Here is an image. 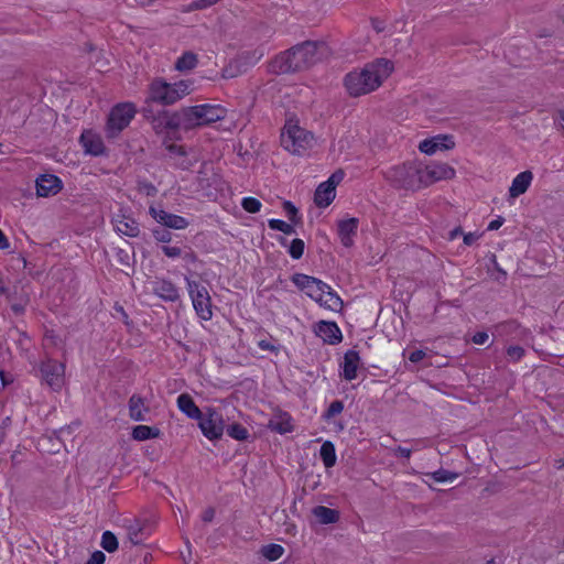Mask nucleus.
<instances>
[{
    "label": "nucleus",
    "mask_w": 564,
    "mask_h": 564,
    "mask_svg": "<svg viewBox=\"0 0 564 564\" xmlns=\"http://www.w3.org/2000/svg\"><path fill=\"white\" fill-rule=\"evenodd\" d=\"M394 454L398 457L409 459L411 457L412 451L410 448L399 446L395 448Z\"/></svg>",
    "instance_id": "55"
},
{
    "label": "nucleus",
    "mask_w": 564,
    "mask_h": 564,
    "mask_svg": "<svg viewBox=\"0 0 564 564\" xmlns=\"http://www.w3.org/2000/svg\"><path fill=\"white\" fill-rule=\"evenodd\" d=\"M149 214L160 225L175 230H182L189 226V221L180 215L169 213L161 207L150 206Z\"/></svg>",
    "instance_id": "13"
},
{
    "label": "nucleus",
    "mask_w": 564,
    "mask_h": 564,
    "mask_svg": "<svg viewBox=\"0 0 564 564\" xmlns=\"http://www.w3.org/2000/svg\"><path fill=\"white\" fill-rule=\"evenodd\" d=\"M215 517V510L213 508H207L202 513V520L204 522H212Z\"/></svg>",
    "instance_id": "58"
},
{
    "label": "nucleus",
    "mask_w": 564,
    "mask_h": 564,
    "mask_svg": "<svg viewBox=\"0 0 564 564\" xmlns=\"http://www.w3.org/2000/svg\"><path fill=\"white\" fill-rule=\"evenodd\" d=\"M425 357V352L421 349H415L413 351L410 352L409 355V360L411 362H420L421 360H423V358Z\"/></svg>",
    "instance_id": "54"
},
{
    "label": "nucleus",
    "mask_w": 564,
    "mask_h": 564,
    "mask_svg": "<svg viewBox=\"0 0 564 564\" xmlns=\"http://www.w3.org/2000/svg\"><path fill=\"white\" fill-rule=\"evenodd\" d=\"M144 118L151 122L156 134H165L164 139H180L178 130L182 129L181 117L178 111L161 110L154 112L151 107L142 108Z\"/></svg>",
    "instance_id": "5"
},
{
    "label": "nucleus",
    "mask_w": 564,
    "mask_h": 564,
    "mask_svg": "<svg viewBox=\"0 0 564 564\" xmlns=\"http://www.w3.org/2000/svg\"><path fill=\"white\" fill-rule=\"evenodd\" d=\"M314 135L291 120L286 122L281 132V145L295 155H303L313 147Z\"/></svg>",
    "instance_id": "6"
},
{
    "label": "nucleus",
    "mask_w": 564,
    "mask_h": 564,
    "mask_svg": "<svg viewBox=\"0 0 564 564\" xmlns=\"http://www.w3.org/2000/svg\"><path fill=\"white\" fill-rule=\"evenodd\" d=\"M187 291L197 316L203 321L213 318L212 297L207 289L194 280L185 279Z\"/></svg>",
    "instance_id": "8"
},
{
    "label": "nucleus",
    "mask_w": 564,
    "mask_h": 564,
    "mask_svg": "<svg viewBox=\"0 0 564 564\" xmlns=\"http://www.w3.org/2000/svg\"><path fill=\"white\" fill-rule=\"evenodd\" d=\"M268 226L270 229L281 231L285 235L295 234L294 225L292 223L291 224L285 223L284 220H281V219H274V218L269 219Z\"/></svg>",
    "instance_id": "37"
},
{
    "label": "nucleus",
    "mask_w": 564,
    "mask_h": 564,
    "mask_svg": "<svg viewBox=\"0 0 564 564\" xmlns=\"http://www.w3.org/2000/svg\"><path fill=\"white\" fill-rule=\"evenodd\" d=\"M80 143L85 152L94 156H98L105 151V145L101 138L91 131H84L82 133Z\"/></svg>",
    "instance_id": "21"
},
{
    "label": "nucleus",
    "mask_w": 564,
    "mask_h": 564,
    "mask_svg": "<svg viewBox=\"0 0 564 564\" xmlns=\"http://www.w3.org/2000/svg\"><path fill=\"white\" fill-rule=\"evenodd\" d=\"M41 375L45 383L54 391L61 390L65 381V366L53 359L41 364Z\"/></svg>",
    "instance_id": "10"
},
{
    "label": "nucleus",
    "mask_w": 564,
    "mask_h": 564,
    "mask_svg": "<svg viewBox=\"0 0 564 564\" xmlns=\"http://www.w3.org/2000/svg\"><path fill=\"white\" fill-rule=\"evenodd\" d=\"M35 185L36 194L41 197L54 196L63 188L61 178L53 174L40 175L35 181Z\"/></svg>",
    "instance_id": "16"
},
{
    "label": "nucleus",
    "mask_w": 564,
    "mask_h": 564,
    "mask_svg": "<svg viewBox=\"0 0 564 564\" xmlns=\"http://www.w3.org/2000/svg\"><path fill=\"white\" fill-rule=\"evenodd\" d=\"M455 142L449 135H437L431 139H425L420 142L419 150L425 154H434L438 150H449L454 148Z\"/></svg>",
    "instance_id": "18"
},
{
    "label": "nucleus",
    "mask_w": 564,
    "mask_h": 564,
    "mask_svg": "<svg viewBox=\"0 0 564 564\" xmlns=\"http://www.w3.org/2000/svg\"><path fill=\"white\" fill-rule=\"evenodd\" d=\"M387 180L399 189L416 192L424 188L422 162L415 160L391 167Z\"/></svg>",
    "instance_id": "4"
},
{
    "label": "nucleus",
    "mask_w": 564,
    "mask_h": 564,
    "mask_svg": "<svg viewBox=\"0 0 564 564\" xmlns=\"http://www.w3.org/2000/svg\"><path fill=\"white\" fill-rule=\"evenodd\" d=\"M393 65L389 59L378 58L367 63L344 77V86L351 97L368 95L378 89L383 80L391 74Z\"/></svg>",
    "instance_id": "1"
},
{
    "label": "nucleus",
    "mask_w": 564,
    "mask_h": 564,
    "mask_svg": "<svg viewBox=\"0 0 564 564\" xmlns=\"http://www.w3.org/2000/svg\"><path fill=\"white\" fill-rule=\"evenodd\" d=\"M177 406L187 417L198 421L204 410H200L188 393H182L177 397Z\"/></svg>",
    "instance_id": "24"
},
{
    "label": "nucleus",
    "mask_w": 564,
    "mask_h": 564,
    "mask_svg": "<svg viewBox=\"0 0 564 564\" xmlns=\"http://www.w3.org/2000/svg\"><path fill=\"white\" fill-rule=\"evenodd\" d=\"M292 282L316 302H322L326 283L314 276L304 273H294L291 278Z\"/></svg>",
    "instance_id": "11"
},
{
    "label": "nucleus",
    "mask_w": 564,
    "mask_h": 564,
    "mask_svg": "<svg viewBox=\"0 0 564 564\" xmlns=\"http://www.w3.org/2000/svg\"><path fill=\"white\" fill-rule=\"evenodd\" d=\"M181 257H183V259H184L186 262H188V263H195V262L197 261V256H196V253H195L193 250H191V249H188V250H187V251H185V252H182V256H181Z\"/></svg>",
    "instance_id": "57"
},
{
    "label": "nucleus",
    "mask_w": 564,
    "mask_h": 564,
    "mask_svg": "<svg viewBox=\"0 0 564 564\" xmlns=\"http://www.w3.org/2000/svg\"><path fill=\"white\" fill-rule=\"evenodd\" d=\"M373 29L377 31V33H380L384 30V23L378 19H373L371 21Z\"/></svg>",
    "instance_id": "61"
},
{
    "label": "nucleus",
    "mask_w": 564,
    "mask_h": 564,
    "mask_svg": "<svg viewBox=\"0 0 564 564\" xmlns=\"http://www.w3.org/2000/svg\"><path fill=\"white\" fill-rule=\"evenodd\" d=\"M424 187H427L443 180H452L455 176V170L443 162H422Z\"/></svg>",
    "instance_id": "12"
},
{
    "label": "nucleus",
    "mask_w": 564,
    "mask_h": 564,
    "mask_svg": "<svg viewBox=\"0 0 564 564\" xmlns=\"http://www.w3.org/2000/svg\"><path fill=\"white\" fill-rule=\"evenodd\" d=\"M284 553V549L280 544L271 543L262 546L261 554L269 561L279 560Z\"/></svg>",
    "instance_id": "35"
},
{
    "label": "nucleus",
    "mask_w": 564,
    "mask_h": 564,
    "mask_svg": "<svg viewBox=\"0 0 564 564\" xmlns=\"http://www.w3.org/2000/svg\"><path fill=\"white\" fill-rule=\"evenodd\" d=\"M139 189L145 193L148 196H154L158 192L156 187L148 181L140 182Z\"/></svg>",
    "instance_id": "51"
},
{
    "label": "nucleus",
    "mask_w": 564,
    "mask_h": 564,
    "mask_svg": "<svg viewBox=\"0 0 564 564\" xmlns=\"http://www.w3.org/2000/svg\"><path fill=\"white\" fill-rule=\"evenodd\" d=\"M11 308L15 314H22L24 312V307L20 304H13Z\"/></svg>",
    "instance_id": "64"
},
{
    "label": "nucleus",
    "mask_w": 564,
    "mask_h": 564,
    "mask_svg": "<svg viewBox=\"0 0 564 564\" xmlns=\"http://www.w3.org/2000/svg\"><path fill=\"white\" fill-rule=\"evenodd\" d=\"M359 219L355 217L340 219L337 223V234L344 247L349 248L354 245V237L357 235Z\"/></svg>",
    "instance_id": "17"
},
{
    "label": "nucleus",
    "mask_w": 564,
    "mask_h": 564,
    "mask_svg": "<svg viewBox=\"0 0 564 564\" xmlns=\"http://www.w3.org/2000/svg\"><path fill=\"white\" fill-rule=\"evenodd\" d=\"M153 293L166 302H176L180 299L177 286L170 280L160 279L153 282Z\"/></svg>",
    "instance_id": "20"
},
{
    "label": "nucleus",
    "mask_w": 564,
    "mask_h": 564,
    "mask_svg": "<svg viewBox=\"0 0 564 564\" xmlns=\"http://www.w3.org/2000/svg\"><path fill=\"white\" fill-rule=\"evenodd\" d=\"M198 64L197 55L191 51L184 52L175 62V69L187 72L195 68Z\"/></svg>",
    "instance_id": "32"
},
{
    "label": "nucleus",
    "mask_w": 564,
    "mask_h": 564,
    "mask_svg": "<svg viewBox=\"0 0 564 564\" xmlns=\"http://www.w3.org/2000/svg\"><path fill=\"white\" fill-rule=\"evenodd\" d=\"M153 237L159 242L167 243L172 240V235L169 230L163 228H156L152 230Z\"/></svg>",
    "instance_id": "48"
},
{
    "label": "nucleus",
    "mask_w": 564,
    "mask_h": 564,
    "mask_svg": "<svg viewBox=\"0 0 564 564\" xmlns=\"http://www.w3.org/2000/svg\"><path fill=\"white\" fill-rule=\"evenodd\" d=\"M198 426L209 441L220 440L226 427L223 414L212 406L204 409L202 417L198 419Z\"/></svg>",
    "instance_id": "9"
},
{
    "label": "nucleus",
    "mask_w": 564,
    "mask_h": 564,
    "mask_svg": "<svg viewBox=\"0 0 564 564\" xmlns=\"http://www.w3.org/2000/svg\"><path fill=\"white\" fill-rule=\"evenodd\" d=\"M162 252L172 259L178 258L182 256V249L178 247H172V246H162Z\"/></svg>",
    "instance_id": "50"
},
{
    "label": "nucleus",
    "mask_w": 564,
    "mask_h": 564,
    "mask_svg": "<svg viewBox=\"0 0 564 564\" xmlns=\"http://www.w3.org/2000/svg\"><path fill=\"white\" fill-rule=\"evenodd\" d=\"M161 434L158 427L148 425H137L132 429V437L135 441H147L150 438H156Z\"/></svg>",
    "instance_id": "33"
},
{
    "label": "nucleus",
    "mask_w": 564,
    "mask_h": 564,
    "mask_svg": "<svg viewBox=\"0 0 564 564\" xmlns=\"http://www.w3.org/2000/svg\"><path fill=\"white\" fill-rule=\"evenodd\" d=\"M101 546L109 553L117 551L118 540L116 535L110 531H105L101 536Z\"/></svg>",
    "instance_id": "40"
},
{
    "label": "nucleus",
    "mask_w": 564,
    "mask_h": 564,
    "mask_svg": "<svg viewBox=\"0 0 564 564\" xmlns=\"http://www.w3.org/2000/svg\"><path fill=\"white\" fill-rule=\"evenodd\" d=\"M10 246L9 243V240L7 238V236L4 235V232L0 229V249L1 250H4V249H8Z\"/></svg>",
    "instance_id": "60"
},
{
    "label": "nucleus",
    "mask_w": 564,
    "mask_h": 564,
    "mask_svg": "<svg viewBox=\"0 0 564 564\" xmlns=\"http://www.w3.org/2000/svg\"><path fill=\"white\" fill-rule=\"evenodd\" d=\"M129 416L135 422L147 421L149 408L144 403V399L138 394H132L128 402Z\"/></svg>",
    "instance_id": "25"
},
{
    "label": "nucleus",
    "mask_w": 564,
    "mask_h": 564,
    "mask_svg": "<svg viewBox=\"0 0 564 564\" xmlns=\"http://www.w3.org/2000/svg\"><path fill=\"white\" fill-rule=\"evenodd\" d=\"M171 140L164 139L163 145L165 147L166 151L170 153L171 156H186V150L183 145H177L175 143L170 142Z\"/></svg>",
    "instance_id": "47"
},
{
    "label": "nucleus",
    "mask_w": 564,
    "mask_h": 564,
    "mask_svg": "<svg viewBox=\"0 0 564 564\" xmlns=\"http://www.w3.org/2000/svg\"><path fill=\"white\" fill-rule=\"evenodd\" d=\"M135 113L137 108L132 102H120L113 106L107 120V137L117 138L129 126Z\"/></svg>",
    "instance_id": "7"
},
{
    "label": "nucleus",
    "mask_w": 564,
    "mask_h": 564,
    "mask_svg": "<svg viewBox=\"0 0 564 564\" xmlns=\"http://www.w3.org/2000/svg\"><path fill=\"white\" fill-rule=\"evenodd\" d=\"M463 235L464 236V232L462 230L460 227H456L455 229H453L451 232H449V239H455L456 237Z\"/></svg>",
    "instance_id": "63"
},
{
    "label": "nucleus",
    "mask_w": 564,
    "mask_h": 564,
    "mask_svg": "<svg viewBox=\"0 0 564 564\" xmlns=\"http://www.w3.org/2000/svg\"><path fill=\"white\" fill-rule=\"evenodd\" d=\"M326 288L324 291V297L322 302H318L321 305L332 310L338 311L343 307V300L339 295L326 283Z\"/></svg>",
    "instance_id": "30"
},
{
    "label": "nucleus",
    "mask_w": 564,
    "mask_h": 564,
    "mask_svg": "<svg viewBox=\"0 0 564 564\" xmlns=\"http://www.w3.org/2000/svg\"><path fill=\"white\" fill-rule=\"evenodd\" d=\"M503 223H505V218L501 216H498L496 219H494L489 223L487 229L488 230H497L502 226Z\"/></svg>",
    "instance_id": "56"
},
{
    "label": "nucleus",
    "mask_w": 564,
    "mask_h": 564,
    "mask_svg": "<svg viewBox=\"0 0 564 564\" xmlns=\"http://www.w3.org/2000/svg\"><path fill=\"white\" fill-rule=\"evenodd\" d=\"M225 429H226L228 436H230L231 438H234L236 441L242 442V441H247L250 437V433H249L248 429L239 423L229 424Z\"/></svg>",
    "instance_id": "34"
},
{
    "label": "nucleus",
    "mask_w": 564,
    "mask_h": 564,
    "mask_svg": "<svg viewBox=\"0 0 564 564\" xmlns=\"http://www.w3.org/2000/svg\"><path fill=\"white\" fill-rule=\"evenodd\" d=\"M106 560V555L101 551H95L86 564H104Z\"/></svg>",
    "instance_id": "52"
},
{
    "label": "nucleus",
    "mask_w": 564,
    "mask_h": 564,
    "mask_svg": "<svg viewBox=\"0 0 564 564\" xmlns=\"http://www.w3.org/2000/svg\"><path fill=\"white\" fill-rule=\"evenodd\" d=\"M115 230L128 237H138L140 234L139 223L131 216L118 214L113 217Z\"/></svg>",
    "instance_id": "19"
},
{
    "label": "nucleus",
    "mask_w": 564,
    "mask_h": 564,
    "mask_svg": "<svg viewBox=\"0 0 564 564\" xmlns=\"http://www.w3.org/2000/svg\"><path fill=\"white\" fill-rule=\"evenodd\" d=\"M319 457L326 468L334 467L336 465V449L330 441H325L319 449Z\"/></svg>",
    "instance_id": "31"
},
{
    "label": "nucleus",
    "mask_w": 564,
    "mask_h": 564,
    "mask_svg": "<svg viewBox=\"0 0 564 564\" xmlns=\"http://www.w3.org/2000/svg\"><path fill=\"white\" fill-rule=\"evenodd\" d=\"M323 43L305 41L280 53L271 62L270 68L274 74L296 73L313 66L318 57L317 50Z\"/></svg>",
    "instance_id": "2"
},
{
    "label": "nucleus",
    "mask_w": 564,
    "mask_h": 564,
    "mask_svg": "<svg viewBox=\"0 0 564 564\" xmlns=\"http://www.w3.org/2000/svg\"><path fill=\"white\" fill-rule=\"evenodd\" d=\"M269 427L279 434L291 433L294 430L292 416L288 412L280 411L270 420Z\"/></svg>",
    "instance_id": "26"
},
{
    "label": "nucleus",
    "mask_w": 564,
    "mask_h": 564,
    "mask_svg": "<svg viewBox=\"0 0 564 564\" xmlns=\"http://www.w3.org/2000/svg\"><path fill=\"white\" fill-rule=\"evenodd\" d=\"M533 180V173L531 171H523L519 173L511 183L509 188V196L511 198H517L520 195L524 194L530 187Z\"/></svg>",
    "instance_id": "23"
},
{
    "label": "nucleus",
    "mask_w": 564,
    "mask_h": 564,
    "mask_svg": "<svg viewBox=\"0 0 564 564\" xmlns=\"http://www.w3.org/2000/svg\"><path fill=\"white\" fill-rule=\"evenodd\" d=\"M344 410V402L341 400H335L333 401L327 410L323 413L322 417L325 421H329L336 415L340 414Z\"/></svg>",
    "instance_id": "42"
},
{
    "label": "nucleus",
    "mask_w": 564,
    "mask_h": 564,
    "mask_svg": "<svg viewBox=\"0 0 564 564\" xmlns=\"http://www.w3.org/2000/svg\"><path fill=\"white\" fill-rule=\"evenodd\" d=\"M312 514L321 524H332L339 520V512L325 506H317L312 509Z\"/></svg>",
    "instance_id": "28"
},
{
    "label": "nucleus",
    "mask_w": 564,
    "mask_h": 564,
    "mask_svg": "<svg viewBox=\"0 0 564 564\" xmlns=\"http://www.w3.org/2000/svg\"><path fill=\"white\" fill-rule=\"evenodd\" d=\"M257 345L261 350L270 351L275 356L280 352L281 348V345L278 343V339L273 338L272 336L259 339Z\"/></svg>",
    "instance_id": "38"
},
{
    "label": "nucleus",
    "mask_w": 564,
    "mask_h": 564,
    "mask_svg": "<svg viewBox=\"0 0 564 564\" xmlns=\"http://www.w3.org/2000/svg\"><path fill=\"white\" fill-rule=\"evenodd\" d=\"M314 333L329 345L339 344L343 339L340 328L335 322L321 321L314 325Z\"/></svg>",
    "instance_id": "14"
},
{
    "label": "nucleus",
    "mask_w": 564,
    "mask_h": 564,
    "mask_svg": "<svg viewBox=\"0 0 564 564\" xmlns=\"http://www.w3.org/2000/svg\"><path fill=\"white\" fill-rule=\"evenodd\" d=\"M0 379L2 387H7L9 383L12 382V380L6 375L4 371H0Z\"/></svg>",
    "instance_id": "62"
},
{
    "label": "nucleus",
    "mask_w": 564,
    "mask_h": 564,
    "mask_svg": "<svg viewBox=\"0 0 564 564\" xmlns=\"http://www.w3.org/2000/svg\"><path fill=\"white\" fill-rule=\"evenodd\" d=\"M283 209L293 225H299L302 221V217L299 214V209L289 200L283 203Z\"/></svg>",
    "instance_id": "43"
},
{
    "label": "nucleus",
    "mask_w": 564,
    "mask_h": 564,
    "mask_svg": "<svg viewBox=\"0 0 564 564\" xmlns=\"http://www.w3.org/2000/svg\"><path fill=\"white\" fill-rule=\"evenodd\" d=\"M506 354L510 362H518L525 355V350L519 345H513L507 348Z\"/></svg>",
    "instance_id": "44"
},
{
    "label": "nucleus",
    "mask_w": 564,
    "mask_h": 564,
    "mask_svg": "<svg viewBox=\"0 0 564 564\" xmlns=\"http://www.w3.org/2000/svg\"><path fill=\"white\" fill-rule=\"evenodd\" d=\"M336 191L325 182L321 183L314 194V202L316 206L325 208L329 206L335 199Z\"/></svg>",
    "instance_id": "27"
},
{
    "label": "nucleus",
    "mask_w": 564,
    "mask_h": 564,
    "mask_svg": "<svg viewBox=\"0 0 564 564\" xmlns=\"http://www.w3.org/2000/svg\"><path fill=\"white\" fill-rule=\"evenodd\" d=\"M478 238L479 236L475 232L464 234V243L466 246H471Z\"/></svg>",
    "instance_id": "59"
},
{
    "label": "nucleus",
    "mask_w": 564,
    "mask_h": 564,
    "mask_svg": "<svg viewBox=\"0 0 564 564\" xmlns=\"http://www.w3.org/2000/svg\"><path fill=\"white\" fill-rule=\"evenodd\" d=\"M359 364L360 356L358 351L354 349H349L348 351H346V354L344 355V361L340 365L343 368L341 375L345 380L351 381L356 379Z\"/></svg>",
    "instance_id": "22"
},
{
    "label": "nucleus",
    "mask_w": 564,
    "mask_h": 564,
    "mask_svg": "<svg viewBox=\"0 0 564 564\" xmlns=\"http://www.w3.org/2000/svg\"><path fill=\"white\" fill-rule=\"evenodd\" d=\"M243 73L241 68V62L239 59H232L221 70V77L225 79L235 78Z\"/></svg>",
    "instance_id": "36"
},
{
    "label": "nucleus",
    "mask_w": 564,
    "mask_h": 564,
    "mask_svg": "<svg viewBox=\"0 0 564 564\" xmlns=\"http://www.w3.org/2000/svg\"><path fill=\"white\" fill-rule=\"evenodd\" d=\"M305 243L302 239L295 238L291 241L288 252L292 259L299 260L304 253Z\"/></svg>",
    "instance_id": "41"
},
{
    "label": "nucleus",
    "mask_w": 564,
    "mask_h": 564,
    "mask_svg": "<svg viewBox=\"0 0 564 564\" xmlns=\"http://www.w3.org/2000/svg\"><path fill=\"white\" fill-rule=\"evenodd\" d=\"M489 336L486 332H477L474 334L471 341L476 345H484L488 340Z\"/></svg>",
    "instance_id": "53"
},
{
    "label": "nucleus",
    "mask_w": 564,
    "mask_h": 564,
    "mask_svg": "<svg viewBox=\"0 0 564 564\" xmlns=\"http://www.w3.org/2000/svg\"><path fill=\"white\" fill-rule=\"evenodd\" d=\"M344 177L345 172L343 170H337L329 176V178L325 183L328 184L330 187H334V189L336 191V186L344 180Z\"/></svg>",
    "instance_id": "49"
},
{
    "label": "nucleus",
    "mask_w": 564,
    "mask_h": 564,
    "mask_svg": "<svg viewBox=\"0 0 564 564\" xmlns=\"http://www.w3.org/2000/svg\"><path fill=\"white\" fill-rule=\"evenodd\" d=\"M128 536L132 544L138 545V544L142 543L144 540L143 529L141 527H139L138 524L130 525L128 528Z\"/></svg>",
    "instance_id": "46"
},
{
    "label": "nucleus",
    "mask_w": 564,
    "mask_h": 564,
    "mask_svg": "<svg viewBox=\"0 0 564 564\" xmlns=\"http://www.w3.org/2000/svg\"><path fill=\"white\" fill-rule=\"evenodd\" d=\"M429 476L436 482H447L455 480L458 477V474L440 468L429 474Z\"/></svg>",
    "instance_id": "39"
},
{
    "label": "nucleus",
    "mask_w": 564,
    "mask_h": 564,
    "mask_svg": "<svg viewBox=\"0 0 564 564\" xmlns=\"http://www.w3.org/2000/svg\"><path fill=\"white\" fill-rule=\"evenodd\" d=\"M182 129L185 131L205 126L202 105L184 107L178 110Z\"/></svg>",
    "instance_id": "15"
},
{
    "label": "nucleus",
    "mask_w": 564,
    "mask_h": 564,
    "mask_svg": "<svg viewBox=\"0 0 564 564\" xmlns=\"http://www.w3.org/2000/svg\"><path fill=\"white\" fill-rule=\"evenodd\" d=\"M205 126L220 121L226 117V109L219 105H202Z\"/></svg>",
    "instance_id": "29"
},
{
    "label": "nucleus",
    "mask_w": 564,
    "mask_h": 564,
    "mask_svg": "<svg viewBox=\"0 0 564 564\" xmlns=\"http://www.w3.org/2000/svg\"><path fill=\"white\" fill-rule=\"evenodd\" d=\"M241 206L246 212L250 214H256L260 212L262 204L259 199L254 197H245L241 200Z\"/></svg>",
    "instance_id": "45"
},
{
    "label": "nucleus",
    "mask_w": 564,
    "mask_h": 564,
    "mask_svg": "<svg viewBox=\"0 0 564 564\" xmlns=\"http://www.w3.org/2000/svg\"><path fill=\"white\" fill-rule=\"evenodd\" d=\"M191 80H178L170 84L163 78H154L149 85L145 106L151 107L152 102L162 106L174 105L191 93Z\"/></svg>",
    "instance_id": "3"
}]
</instances>
